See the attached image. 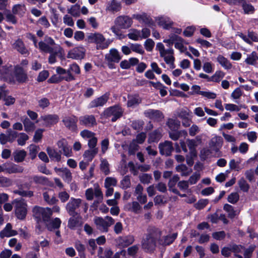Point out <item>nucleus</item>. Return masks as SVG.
<instances>
[{"label":"nucleus","instance_id":"30","mask_svg":"<svg viewBox=\"0 0 258 258\" xmlns=\"http://www.w3.org/2000/svg\"><path fill=\"white\" fill-rule=\"evenodd\" d=\"M158 25L164 29H169L170 28L173 23L170 19L167 17H160L157 19Z\"/></svg>","mask_w":258,"mask_h":258},{"label":"nucleus","instance_id":"33","mask_svg":"<svg viewBox=\"0 0 258 258\" xmlns=\"http://www.w3.org/2000/svg\"><path fill=\"white\" fill-rule=\"evenodd\" d=\"M25 131L27 132H32L35 128V125L34 123L31 121L27 117H23L21 118Z\"/></svg>","mask_w":258,"mask_h":258},{"label":"nucleus","instance_id":"45","mask_svg":"<svg viewBox=\"0 0 258 258\" xmlns=\"http://www.w3.org/2000/svg\"><path fill=\"white\" fill-rule=\"evenodd\" d=\"M61 221L58 218H55L53 220L50 219V222L45 224L47 229L51 231L53 229H57L60 227Z\"/></svg>","mask_w":258,"mask_h":258},{"label":"nucleus","instance_id":"13","mask_svg":"<svg viewBox=\"0 0 258 258\" xmlns=\"http://www.w3.org/2000/svg\"><path fill=\"white\" fill-rule=\"evenodd\" d=\"M14 76L16 81L20 83H24L28 81L27 72L19 66L15 67Z\"/></svg>","mask_w":258,"mask_h":258},{"label":"nucleus","instance_id":"15","mask_svg":"<svg viewBox=\"0 0 258 258\" xmlns=\"http://www.w3.org/2000/svg\"><path fill=\"white\" fill-rule=\"evenodd\" d=\"M144 114L146 117L157 121H160L164 118L163 113L158 110L149 109L145 110Z\"/></svg>","mask_w":258,"mask_h":258},{"label":"nucleus","instance_id":"35","mask_svg":"<svg viewBox=\"0 0 258 258\" xmlns=\"http://www.w3.org/2000/svg\"><path fill=\"white\" fill-rule=\"evenodd\" d=\"M239 4H241L245 14H252L254 13L255 9L254 7L250 4L247 3L246 0H241Z\"/></svg>","mask_w":258,"mask_h":258},{"label":"nucleus","instance_id":"12","mask_svg":"<svg viewBox=\"0 0 258 258\" xmlns=\"http://www.w3.org/2000/svg\"><path fill=\"white\" fill-rule=\"evenodd\" d=\"M159 152L161 155L165 156H169L171 155L174 148L172 143L171 141H165L159 144Z\"/></svg>","mask_w":258,"mask_h":258},{"label":"nucleus","instance_id":"52","mask_svg":"<svg viewBox=\"0 0 258 258\" xmlns=\"http://www.w3.org/2000/svg\"><path fill=\"white\" fill-rule=\"evenodd\" d=\"M38 47L39 49L43 52L49 53L52 52L53 48L50 47L48 44L44 41H41L38 44Z\"/></svg>","mask_w":258,"mask_h":258},{"label":"nucleus","instance_id":"8","mask_svg":"<svg viewBox=\"0 0 258 258\" xmlns=\"http://www.w3.org/2000/svg\"><path fill=\"white\" fill-rule=\"evenodd\" d=\"M119 52L114 48H112L109 50V53L105 55V59L107 61V65L110 69L115 68L114 63L118 62L121 59Z\"/></svg>","mask_w":258,"mask_h":258},{"label":"nucleus","instance_id":"17","mask_svg":"<svg viewBox=\"0 0 258 258\" xmlns=\"http://www.w3.org/2000/svg\"><path fill=\"white\" fill-rule=\"evenodd\" d=\"M109 96V94L105 93L102 96L93 100L89 103V108H92L103 106L107 102Z\"/></svg>","mask_w":258,"mask_h":258},{"label":"nucleus","instance_id":"24","mask_svg":"<svg viewBox=\"0 0 258 258\" xmlns=\"http://www.w3.org/2000/svg\"><path fill=\"white\" fill-rule=\"evenodd\" d=\"M13 48L23 55H28L29 54L28 50L25 47L23 41L21 39L15 41L13 44Z\"/></svg>","mask_w":258,"mask_h":258},{"label":"nucleus","instance_id":"25","mask_svg":"<svg viewBox=\"0 0 258 258\" xmlns=\"http://www.w3.org/2000/svg\"><path fill=\"white\" fill-rule=\"evenodd\" d=\"M58 147L62 149L63 155L67 157H71L72 155V148L68 145L66 140L62 139L57 143Z\"/></svg>","mask_w":258,"mask_h":258},{"label":"nucleus","instance_id":"40","mask_svg":"<svg viewBox=\"0 0 258 258\" xmlns=\"http://www.w3.org/2000/svg\"><path fill=\"white\" fill-rule=\"evenodd\" d=\"M141 99L138 95L130 96L128 98L127 105L130 107H134L141 102Z\"/></svg>","mask_w":258,"mask_h":258},{"label":"nucleus","instance_id":"56","mask_svg":"<svg viewBox=\"0 0 258 258\" xmlns=\"http://www.w3.org/2000/svg\"><path fill=\"white\" fill-rule=\"evenodd\" d=\"M223 209L228 213V217L230 218H233L236 215V211L230 205L228 204H225Z\"/></svg>","mask_w":258,"mask_h":258},{"label":"nucleus","instance_id":"46","mask_svg":"<svg viewBox=\"0 0 258 258\" xmlns=\"http://www.w3.org/2000/svg\"><path fill=\"white\" fill-rule=\"evenodd\" d=\"M63 52V50L61 47L59 46L57 47V49L55 51H54V49L52 52H49L50 54L48 58V61L50 63H54L56 62V56L59 54H61Z\"/></svg>","mask_w":258,"mask_h":258},{"label":"nucleus","instance_id":"5","mask_svg":"<svg viewBox=\"0 0 258 258\" xmlns=\"http://www.w3.org/2000/svg\"><path fill=\"white\" fill-rule=\"evenodd\" d=\"M88 40L90 43H96L97 49H105L110 44L109 40H106L104 36L99 33H90L88 36Z\"/></svg>","mask_w":258,"mask_h":258},{"label":"nucleus","instance_id":"27","mask_svg":"<svg viewBox=\"0 0 258 258\" xmlns=\"http://www.w3.org/2000/svg\"><path fill=\"white\" fill-rule=\"evenodd\" d=\"M43 198L44 201L49 205H54L58 202V200L51 190L44 192Z\"/></svg>","mask_w":258,"mask_h":258},{"label":"nucleus","instance_id":"54","mask_svg":"<svg viewBox=\"0 0 258 258\" xmlns=\"http://www.w3.org/2000/svg\"><path fill=\"white\" fill-rule=\"evenodd\" d=\"M225 76V73L221 71H217L210 78V80L214 82H219Z\"/></svg>","mask_w":258,"mask_h":258},{"label":"nucleus","instance_id":"39","mask_svg":"<svg viewBox=\"0 0 258 258\" xmlns=\"http://www.w3.org/2000/svg\"><path fill=\"white\" fill-rule=\"evenodd\" d=\"M98 149L89 148L85 151L83 157L88 161H91L94 157L97 154Z\"/></svg>","mask_w":258,"mask_h":258},{"label":"nucleus","instance_id":"3","mask_svg":"<svg viewBox=\"0 0 258 258\" xmlns=\"http://www.w3.org/2000/svg\"><path fill=\"white\" fill-rule=\"evenodd\" d=\"M156 49L159 52L160 56L163 58L165 62L170 65L171 68L174 69L175 68L174 64L175 58L173 56V49L171 47L165 49L164 45L161 42H159L156 44Z\"/></svg>","mask_w":258,"mask_h":258},{"label":"nucleus","instance_id":"22","mask_svg":"<svg viewBox=\"0 0 258 258\" xmlns=\"http://www.w3.org/2000/svg\"><path fill=\"white\" fill-rule=\"evenodd\" d=\"M223 145V139L221 137L215 136L209 142L210 148L216 152H218Z\"/></svg>","mask_w":258,"mask_h":258},{"label":"nucleus","instance_id":"60","mask_svg":"<svg viewBox=\"0 0 258 258\" xmlns=\"http://www.w3.org/2000/svg\"><path fill=\"white\" fill-rule=\"evenodd\" d=\"M184 44H187V43L181 38V40L176 42L174 43L175 47L178 49L181 52H185L187 50V48L184 45Z\"/></svg>","mask_w":258,"mask_h":258},{"label":"nucleus","instance_id":"2","mask_svg":"<svg viewBox=\"0 0 258 258\" xmlns=\"http://www.w3.org/2000/svg\"><path fill=\"white\" fill-rule=\"evenodd\" d=\"M132 19L129 16H120L115 19V25L111 27V30L119 39H121L124 36L120 33V29H127L132 26Z\"/></svg>","mask_w":258,"mask_h":258},{"label":"nucleus","instance_id":"16","mask_svg":"<svg viewBox=\"0 0 258 258\" xmlns=\"http://www.w3.org/2000/svg\"><path fill=\"white\" fill-rule=\"evenodd\" d=\"M134 236L132 235H127L120 236L116 239V243L121 247H127L134 243Z\"/></svg>","mask_w":258,"mask_h":258},{"label":"nucleus","instance_id":"47","mask_svg":"<svg viewBox=\"0 0 258 258\" xmlns=\"http://www.w3.org/2000/svg\"><path fill=\"white\" fill-rule=\"evenodd\" d=\"M13 67L12 66H4L0 69V78H7L10 77L13 71Z\"/></svg>","mask_w":258,"mask_h":258},{"label":"nucleus","instance_id":"34","mask_svg":"<svg viewBox=\"0 0 258 258\" xmlns=\"http://www.w3.org/2000/svg\"><path fill=\"white\" fill-rule=\"evenodd\" d=\"M29 179L31 180V183L34 182L37 184L46 185L48 182V178L42 176L33 175L30 176Z\"/></svg>","mask_w":258,"mask_h":258},{"label":"nucleus","instance_id":"9","mask_svg":"<svg viewBox=\"0 0 258 258\" xmlns=\"http://www.w3.org/2000/svg\"><path fill=\"white\" fill-rule=\"evenodd\" d=\"M12 203L14 205L16 215L18 218L24 219L27 214V204L24 201L16 199Z\"/></svg>","mask_w":258,"mask_h":258},{"label":"nucleus","instance_id":"31","mask_svg":"<svg viewBox=\"0 0 258 258\" xmlns=\"http://www.w3.org/2000/svg\"><path fill=\"white\" fill-rule=\"evenodd\" d=\"M18 234L16 230L12 229V225L10 223H8L4 229L0 233V236L1 238L5 237H11L15 236Z\"/></svg>","mask_w":258,"mask_h":258},{"label":"nucleus","instance_id":"28","mask_svg":"<svg viewBox=\"0 0 258 258\" xmlns=\"http://www.w3.org/2000/svg\"><path fill=\"white\" fill-rule=\"evenodd\" d=\"M132 17L138 20L139 22L144 23L146 25L150 26L153 24L152 19L145 13H143L142 14H134Z\"/></svg>","mask_w":258,"mask_h":258},{"label":"nucleus","instance_id":"58","mask_svg":"<svg viewBox=\"0 0 258 258\" xmlns=\"http://www.w3.org/2000/svg\"><path fill=\"white\" fill-rule=\"evenodd\" d=\"M6 19L7 22L12 23L13 24H16L17 22V19L16 17V14L12 13V12H10L8 11L5 14Z\"/></svg>","mask_w":258,"mask_h":258},{"label":"nucleus","instance_id":"62","mask_svg":"<svg viewBox=\"0 0 258 258\" xmlns=\"http://www.w3.org/2000/svg\"><path fill=\"white\" fill-rule=\"evenodd\" d=\"M68 12L73 16L77 17L80 15V6L78 5H74L68 10Z\"/></svg>","mask_w":258,"mask_h":258},{"label":"nucleus","instance_id":"21","mask_svg":"<svg viewBox=\"0 0 258 258\" xmlns=\"http://www.w3.org/2000/svg\"><path fill=\"white\" fill-rule=\"evenodd\" d=\"M75 79V78L72 75V73L68 72V76L64 77L58 76L56 75H53L47 81L49 83H58L62 80L69 82L74 80Z\"/></svg>","mask_w":258,"mask_h":258},{"label":"nucleus","instance_id":"10","mask_svg":"<svg viewBox=\"0 0 258 258\" xmlns=\"http://www.w3.org/2000/svg\"><path fill=\"white\" fill-rule=\"evenodd\" d=\"M85 53V48L82 46H79L69 50L67 56L69 58L81 60L84 58Z\"/></svg>","mask_w":258,"mask_h":258},{"label":"nucleus","instance_id":"1","mask_svg":"<svg viewBox=\"0 0 258 258\" xmlns=\"http://www.w3.org/2000/svg\"><path fill=\"white\" fill-rule=\"evenodd\" d=\"M161 231L155 227H149L146 238L142 241V247L147 252H153L156 247V241L160 238Z\"/></svg>","mask_w":258,"mask_h":258},{"label":"nucleus","instance_id":"36","mask_svg":"<svg viewBox=\"0 0 258 258\" xmlns=\"http://www.w3.org/2000/svg\"><path fill=\"white\" fill-rule=\"evenodd\" d=\"M177 237V234L167 235L163 237V239H159V243L160 245L166 246L171 244Z\"/></svg>","mask_w":258,"mask_h":258},{"label":"nucleus","instance_id":"42","mask_svg":"<svg viewBox=\"0 0 258 258\" xmlns=\"http://www.w3.org/2000/svg\"><path fill=\"white\" fill-rule=\"evenodd\" d=\"M81 225L82 222L80 218L78 217L74 216L69 220L68 226L71 229H74Z\"/></svg>","mask_w":258,"mask_h":258},{"label":"nucleus","instance_id":"18","mask_svg":"<svg viewBox=\"0 0 258 258\" xmlns=\"http://www.w3.org/2000/svg\"><path fill=\"white\" fill-rule=\"evenodd\" d=\"M54 171L61 176L64 181L69 183L72 179V173L70 170L67 168H54Z\"/></svg>","mask_w":258,"mask_h":258},{"label":"nucleus","instance_id":"55","mask_svg":"<svg viewBox=\"0 0 258 258\" xmlns=\"http://www.w3.org/2000/svg\"><path fill=\"white\" fill-rule=\"evenodd\" d=\"M139 177L140 181L143 184H149L152 180V176L150 174L143 173Z\"/></svg>","mask_w":258,"mask_h":258},{"label":"nucleus","instance_id":"23","mask_svg":"<svg viewBox=\"0 0 258 258\" xmlns=\"http://www.w3.org/2000/svg\"><path fill=\"white\" fill-rule=\"evenodd\" d=\"M124 209L125 211L132 212L135 214H139L142 211V207L137 201L129 202L124 205Z\"/></svg>","mask_w":258,"mask_h":258},{"label":"nucleus","instance_id":"26","mask_svg":"<svg viewBox=\"0 0 258 258\" xmlns=\"http://www.w3.org/2000/svg\"><path fill=\"white\" fill-rule=\"evenodd\" d=\"M26 10V7L24 4L14 5L12 8V13L19 17H23L25 15Z\"/></svg>","mask_w":258,"mask_h":258},{"label":"nucleus","instance_id":"19","mask_svg":"<svg viewBox=\"0 0 258 258\" xmlns=\"http://www.w3.org/2000/svg\"><path fill=\"white\" fill-rule=\"evenodd\" d=\"M40 119L44 121L45 126H50L58 122L59 117L56 114H47L41 116Z\"/></svg>","mask_w":258,"mask_h":258},{"label":"nucleus","instance_id":"32","mask_svg":"<svg viewBox=\"0 0 258 258\" xmlns=\"http://www.w3.org/2000/svg\"><path fill=\"white\" fill-rule=\"evenodd\" d=\"M121 9V5L120 2L116 0H112L108 4L106 10L111 12H117Z\"/></svg>","mask_w":258,"mask_h":258},{"label":"nucleus","instance_id":"51","mask_svg":"<svg viewBox=\"0 0 258 258\" xmlns=\"http://www.w3.org/2000/svg\"><path fill=\"white\" fill-rule=\"evenodd\" d=\"M161 132L158 129L153 131L150 134L148 140L150 142H158L161 139Z\"/></svg>","mask_w":258,"mask_h":258},{"label":"nucleus","instance_id":"64","mask_svg":"<svg viewBox=\"0 0 258 258\" xmlns=\"http://www.w3.org/2000/svg\"><path fill=\"white\" fill-rule=\"evenodd\" d=\"M131 46L132 51L140 54H143L144 53L145 51L141 44L138 43L132 44Z\"/></svg>","mask_w":258,"mask_h":258},{"label":"nucleus","instance_id":"50","mask_svg":"<svg viewBox=\"0 0 258 258\" xmlns=\"http://www.w3.org/2000/svg\"><path fill=\"white\" fill-rule=\"evenodd\" d=\"M26 154V152L23 150L16 151L14 153V160L17 162H22L24 160Z\"/></svg>","mask_w":258,"mask_h":258},{"label":"nucleus","instance_id":"43","mask_svg":"<svg viewBox=\"0 0 258 258\" xmlns=\"http://www.w3.org/2000/svg\"><path fill=\"white\" fill-rule=\"evenodd\" d=\"M167 125L172 131L178 130L180 126V122L178 120L169 118L166 123Z\"/></svg>","mask_w":258,"mask_h":258},{"label":"nucleus","instance_id":"11","mask_svg":"<svg viewBox=\"0 0 258 258\" xmlns=\"http://www.w3.org/2000/svg\"><path fill=\"white\" fill-rule=\"evenodd\" d=\"M81 203L82 200L80 199L71 198L66 205V210L70 215L74 217L77 215L76 210L80 207Z\"/></svg>","mask_w":258,"mask_h":258},{"label":"nucleus","instance_id":"57","mask_svg":"<svg viewBox=\"0 0 258 258\" xmlns=\"http://www.w3.org/2000/svg\"><path fill=\"white\" fill-rule=\"evenodd\" d=\"M109 164L106 159H101L100 169L105 175L109 173Z\"/></svg>","mask_w":258,"mask_h":258},{"label":"nucleus","instance_id":"59","mask_svg":"<svg viewBox=\"0 0 258 258\" xmlns=\"http://www.w3.org/2000/svg\"><path fill=\"white\" fill-rule=\"evenodd\" d=\"M201 178V175L199 172H196L191 175L188 180H186L189 185L195 184Z\"/></svg>","mask_w":258,"mask_h":258},{"label":"nucleus","instance_id":"49","mask_svg":"<svg viewBox=\"0 0 258 258\" xmlns=\"http://www.w3.org/2000/svg\"><path fill=\"white\" fill-rule=\"evenodd\" d=\"M187 147L192 156H196L197 154L196 148L198 146L196 142L193 139H187L186 140Z\"/></svg>","mask_w":258,"mask_h":258},{"label":"nucleus","instance_id":"7","mask_svg":"<svg viewBox=\"0 0 258 258\" xmlns=\"http://www.w3.org/2000/svg\"><path fill=\"white\" fill-rule=\"evenodd\" d=\"M123 113L122 108L118 105H115L107 108L104 111V115L106 117H111L112 121H115L120 118Z\"/></svg>","mask_w":258,"mask_h":258},{"label":"nucleus","instance_id":"61","mask_svg":"<svg viewBox=\"0 0 258 258\" xmlns=\"http://www.w3.org/2000/svg\"><path fill=\"white\" fill-rule=\"evenodd\" d=\"M238 184L241 190L244 192H247L248 191L249 185L244 178H240L238 182Z\"/></svg>","mask_w":258,"mask_h":258},{"label":"nucleus","instance_id":"37","mask_svg":"<svg viewBox=\"0 0 258 258\" xmlns=\"http://www.w3.org/2000/svg\"><path fill=\"white\" fill-rule=\"evenodd\" d=\"M217 60L226 70H230L232 67V65L229 60L222 55H219L217 56Z\"/></svg>","mask_w":258,"mask_h":258},{"label":"nucleus","instance_id":"6","mask_svg":"<svg viewBox=\"0 0 258 258\" xmlns=\"http://www.w3.org/2000/svg\"><path fill=\"white\" fill-rule=\"evenodd\" d=\"M94 222L98 230L102 232H107L109 227L114 223V220L110 216H106L104 218L95 217Z\"/></svg>","mask_w":258,"mask_h":258},{"label":"nucleus","instance_id":"41","mask_svg":"<svg viewBox=\"0 0 258 258\" xmlns=\"http://www.w3.org/2000/svg\"><path fill=\"white\" fill-rule=\"evenodd\" d=\"M258 61V54L255 51H252L248 55L245 62L249 65L255 66Z\"/></svg>","mask_w":258,"mask_h":258},{"label":"nucleus","instance_id":"4","mask_svg":"<svg viewBox=\"0 0 258 258\" xmlns=\"http://www.w3.org/2000/svg\"><path fill=\"white\" fill-rule=\"evenodd\" d=\"M34 217L38 221H42L45 224L50 222V219L52 215V211L49 208H43L35 206L32 210Z\"/></svg>","mask_w":258,"mask_h":258},{"label":"nucleus","instance_id":"14","mask_svg":"<svg viewBox=\"0 0 258 258\" xmlns=\"http://www.w3.org/2000/svg\"><path fill=\"white\" fill-rule=\"evenodd\" d=\"M65 126L72 131H75L77 128L78 118L74 115L66 116L62 120Z\"/></svg>","mask_w":258,"mask_h":258},{"label":"nucleus","instance_id":"20","mask_svg":"<svg viewBox=\"0 0 258 258\" xmlns=\"http://www.w3.org/2000/svg\"><path fill=\"white\" fill-rule=\"evenodd\" d=\"M79 121L81 124L88 127H92L97 124L96 119L93 115H86L81 116L79 118Z\"/></svg>","mask_w":258,"mask_h":258},{"label":"nucleus","instance_id":"48","mask_svg":"<svg viewBox=\"0 0 258 258\" xmlns=\"http://www.w3.org/2000/svg\"><path fill=\"white\" fill-rule=\"evenodd\" d=\"M47 152L49 157L56 161L59 162L61 160L60 154L53 149L50 147L47 148Z\"/></svg>","mask_w":258,"mask_h":258},{"label":"nucleus","instance_id":"44","mask_svg":"<svg viewBox=\"0 0 258 258\" xmlns=\"http://www.w3.org/2000/svg\"><path fill=\"white\" fill-rule=\"evenodd\" d=\"M175 169L177 172L181 173L182 176H187L192 172L191 169H188L185 164L179 165L176 167Z\"/></svg>","mask_w":258,"mask_h":258},{"label":"nucleus","instance_id":"29","mask_svg":"<svg viewBox=\"0 0 258 258\" xmlns=\"http://www.w3.org/2000/svg\"><path fill=\"white\" fill-rule=\"evenodd\" d=\"M179 178L178 175L175 174L169 179L167 184L169 191L174 194H178V190L175 186L176 184L179 181Z\"/></svg>","mask_w":258,"mask_h":258},{"label":"nucleus","instance_id":"53","mask_svg":"<svg viewBox=\"0 0 258 258\" xmlns=\"http://www.w3.org/2000/svg\"><path fill=\"white\" fill-rule=\"evenodd\" d=\"M127 36L130 39L137 41L141 39V32L139 30L135 29H131L127 34Z\"/></svg>","mask_w":258,"mask_h":258},{"label":"nucleus","instance_id":"63","mask_svg":"<svg viewBox=\"0 0 258 258\" xmlns=\"http://www.w3.org/2000/svg\"><path fill=\"white\" fill-rule=\"evenodd\" d=\"M117 184V180L113 177H108L105 180L104 186L105 188L108 187L115 186Z\"/></svg>","mask_w":258,"mask_h":258},{"label":"nucleus","instance_id":"38","mask_svg":"<svg viewBox=\"0 0 258 258\" xmlns=\"http://www.w3.org/2000/svg\"><path fill=\"white\" fill-rule=\"evenodd\" d=\"M187 132L185 130L170 131L169 132V136L170 139L173 141H177L181 136H186Z\"/></svg>","mask_w":258,"mask_h":258}]
</instances>
